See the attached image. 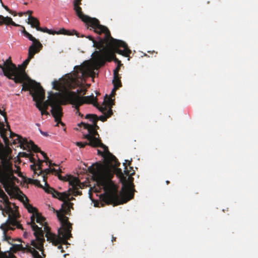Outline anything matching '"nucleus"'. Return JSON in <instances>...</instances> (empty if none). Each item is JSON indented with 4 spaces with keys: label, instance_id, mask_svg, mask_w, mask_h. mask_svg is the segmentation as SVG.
Returning <instances> with one entry per match:
<instances>
[{
    "label": "nucleus",
    "instance_id": "nucleus-14",
    "mask_svg": "<svg viewBox=\"0 0 258 258\" xmlns=\"http://www.w3.org/2000/svg\"><path fill=\"white\" fill-rule=\"evenodd\" d=\"M132 161V159L131 161L125 160V162L123 163L124 166V173L122 172L121 169L118 168V167H114L115 174L123 183H125L126 181V176H128V180L130 182H132L134 179L132 176L133 175L135 172L133 168L131 167Z\"/></svg>",
    "mask_w": 258,
    "mask_h": 258
},
{
    "label": "nucleus",
    "instance_id": "nucleus-3",
    "mask_svg": "<svg viewBox=\"0 0 258 258\" xmlns=\"http://www.w3.org/2000/svg\"><path fill=\"white\" fill-rule=\"evenodd\" d=\"M67 101L65 100V94H62L59 92H49L48 99L41 103L42 108L47 109L48 106L51 107V113L54 118L55 121L57 122L56 126L60 124L64 126V123L61 120L63 115L62 108L61 105H66Z\"/></svg>",
    "mask_w": 258,
    "mask_h": 258
},
{
    "label": "nucleus",
    "instance_id": "nucleus-38",
    "mask_svg": "<svg viewBox=\"0 0 258 258\" xmlns=\"http://www.w3.org/2000/svg\"><path fill=\"white\" fill-rule=\"evenodd\" d=\"M67 206V207L70 208V209L72 208V209H73V203H71L70 202H69V201H66L64 202H63V206Z\"/></svg>",
    "mask_w": 258,
    "mask_h": 258
},
{
    "label": "nucleus",
    "instance_id": "nucleus-2",
    "mask_svg": "<svg viewBox=\"0 0 258 258\" xmlns=\"http://www.w3.org/2000/svg\"><path fill=\"white\" fill-rule=\"evenodd\" d=\"M88 170L93 175L98 184L105 191L102 200L107 204L116 206L126 203L134 198V194L128 187H123L118 194L117 187L111 180L114 172L109 167L96 163L89 167Z\"/></svg>",
    "mask_w": 258,
    "mask_h": 258
},
{
    "label": "nucleus",
    "instance_id": "nucleus-34",
    "mask_svg": "<svg viewBox=\"0 0 258 258\" xmlns=\"http://www.w3.org/2000/svg\"><path fill=\"white\" fill-rule=\"evenodd\" d=\"M76 145L77 146L79 147L80 148H84L86 145L89 146V142L88 143H87V142L83 143V142H78L76 143Z\"/></svg>",
    "mask_w": 258,
    "mask_h": 258
},
{
    "label": "nucleus",
    "instance_id": "nucleus-25",
    "mask_svg": "<svg viewBox=\"0 0 258 258\" xmlns=\"http://www.w3.org/2000/svg\"><path fill=\"white\" fill-rule=\"evenodd\" d=\"M28 20V24L31 25L32 28H35L37 29V28L39 27L40 23L37 18L29 16Z\"/></svg>",
    "mask_w": 258,
    "mask_h": 258
},
{
    "label": "nucleus",
    "instance_id": "nucleus-9",
    "mask_svg": "<svg viewBox=\"0 0 258 258\" xmlns=\"http://www.w3.org/2000/svg\"><path fill=\"white\" fill-rule=\"evenodd\" d=\"M96 99V97L93 95L81 97L79 96L74 91H68L65 93V100L67 103L69 102L75 105L77 110L76 113L81 116H83V114L79 111V107L85 103L93 104L94 101Z\"/></svg>",
    "mask_w": 258,
    "mask_h": 258
},
{
    "label": "nucleus",
    "instance_id": "nucleus-59",
    "mask_svg": "<svg viewBox=\"0 0 258 258\" xmlns=\"http://www.w3.org/2000/svg\"><path fill=\"white\" fill-rule=\"evenodd\" d=\"M6 191L8 192V194L11 195V193H10V191H8V190H7V189H6Z\"/></svg>",
    "mask_w": 258,
    "mask_h": 258
},
{
    "label": "nucleus",
    "instance_id": "nucleus-33",
    "mask_svg": "<svg viewBox=\"0 0 258 258\" xmlns=\"http://www.w3.org/2000/svg\"><path fill=\"white\" fill-rule=\"evenodd\" d=\"M43 162H45V160L43 161V160H40L39 158H38V162L36 164V165L38 166V170H39L40 171H41V170H42V164H43Z\"/></svg>",
    "mask_w": 258,
    "mask_h": 258
},
{
    "label": "nucleus",
    "instance_id": "nucleus-11",
    "mask_svg": "<svg viewBox=\"0 0 258 258\" xmlns=\"http://www.w3.org/2000/svg\"><path fill=\"white\" fill-rule=\"evenodd\" d=\"M10 132V138L13 140L14 144H19L20 147L23 150H28L29 151L31 150L35 153L39 152L43 156L45 162H47V160H49L46 154L41 151L40 149L32 141H28L26 138H23L22 136Z\"/></svg>",
    "mask_w": 258,
    "mask_h": 258
},
{
    "label": "nucleus",
    "instance_id": "nucleus-48",
    "mask_svg": "<svg viewBox=\"0 0 258 258\" xmlns=\"http://www.w3.org/2000/svg\"><path fill=\"white\" fill-rule=\"evenodd\" d=\"M30 161L31 163H33V164H35V159L33 158L32 156L30 157Z\"/></svg>",
    "mask_w": 258,
    "mask_h": 258
},
{
    "label": "nucleus",
    "instance_id": "nucleus-23",
    "mask_svg": "<svg viewBox=\"0 0 258 258\" xmlns=\"http://www.w3.org/2000/svg\"><path fill=\"white\" fill-rule=\"evenodd\" d=\"M104 152L106 153V155L103 152L100 151V150H97V153L99 155H101V156L105 158L106 162L108 165L112 166L113 167H118L120 165V163L118 161L117 163H115L114 161H109V160H108L107 158L108 157V152L105 151L104 150Z\"/></svg>",
    "mask_w": 258,
    "mask_h": 258
},
{
    "label": "nucleus",
    "instance_id": "nucleus-12",
    "mask_svg": "<svg viewBox=\"0 0 258 258\" xmlns=\"http://www.w3.org/2000/svg\"><path fill=\"white\" fill-rule=\"evenodd\" d=\"M39 224L42 226H43L44 230L43 232H45V237L47 238V241L51 242L54 245H56L59 244L61 240L60 235L58 234L56 236L55 234L52 233L50 231V228L48 226L45 217L42 216L40 213H36V215L34 216V222ZM44 238V237L43 236Z\"/></svg>",
    "mask_w": 258,
    "mask_h": 258
},
{
    "label": "nucleus",
    "instance_id": "nucleus-47",
    "mask_svg": "<svg viewBox=\"0 0 258 258\" xmlns=\"http://www.w3.org/2000/svg\"><path fill=\"white\" fill-rule=\"evenodd\" d=\"M46 163H49V166H57V165L55 163H51V161L49 159V160H47Z\"/></svg>",
    "mask_w": 258,
    "mask_h": 258
},
{
    "label": "nucleus",
    "instance_id": "nucleus-21",
    "mask_svg": "<svg viewBox=\"0 0 258 258\" xmlns=\"http://www.w3.org/2000/svg\"><path fill=\"white\" fill-rule=\"evenodd\" d=\"M85 118L87 119H90V120L93 122V124H86L85 128L90 127L96 130L99 129V126L97 124L98 120L97 115L94 114H88L86 115Z\"/></svg>",
    "mask_w": 258,
    "mask_h": 258
},
{
    "label": "nucleus",
    "instance_id": "nucleus-15",
    "mask_svg": "<svg viewBox=\"0 0 258 258\" xmlns=\"http://www.w3.org/2000/svg\"><path fill=\"white\" fill-rule=\"evenodd\" d=\"M15 226H16L19 229H22V225L17 222L16 218L15 216L10 215L7 221L0 226V228L3 231L5 239L8 240V239H11L10 237L7 236V233L10 230H14L15 229L14 227Z\"/></svg>",
    "mask_w": 258,
    "mask_h": 258
},
{
    "label": "nucleus",
    "instance_id": "nucleus-41",
    "mask_svg": "<svg viewBox=\"0 0 258 258\" xmlns=\"http://www.w3.org/2000/svg\"><path fill=\"white\" fill-rule=\"evenodd\" d=\"M120 69L119 65H118L117 67L115 68V69L113 71V76H117L119 75L118 72Z\"/></svg>",
    "mask_w": 258,
    "mask_h": 258
},
{
    "label": "nucleus",
    "instance_id": "nucleus-61",
    "mask_svg": "<svg viewBox=\"0 0 258 258\" xmlns=\"http://www.w3.org/2000/svg\"><path fill=\"white\" fill-rule=\"evenodd\" d=\"M22 13H21V14H20V16H22Z\"/></svg>",
    "mask_w": 258,
    "mask_h": 258
},
{
    "label": "nucleus",
    "instance_id": "nucleus-13",
    "mask_svg": "<svg viewBox=\"0 0 258 258\" xmlns=\"http://www.w3.org/2000/svg\"><path fill=\"white\" fill-rule=\"evenodd\" d=\"M113 100L110 98H108L107 95H106L103 103L104 106H100L97 103V99L94 101L93 105L96 107L99 111L104 114V115L98 117V120L104 122L108 118L111 117L113 114L111 109L112 106L113 104Z\"/></svg>",
    "mask_w": 258,
    "mask_h": 258
},
{
    "label": "nucleus",
    "instance_id": "nucleus-40",
    "mask_svg": "<svg viewBox=\"0 0 258 258\" xmlns=\"http://www.w3.org/2000/svg\"><path fill=\"white\" fill-rule=\"evenodd\" d=\"M53 85V88L55 90H59V87L58 86V82L56 81H54L52 82Z\"/></svg>",
    "mask_w": 258,
    "mask_h": 258
},
{
    "label": "nucleus",
    "instance_id": "nucleus-30",
    "mask_svg": "<svg viewBox=\"0 0 258 258\" xmlns=\"http://www.w3.org/2000/svg\"><path fill=\"white\" fill-rule=\"evenodd\" d=\"M86 91V89L84 87H81V88H79L77 89V92H75L79 96H80V95H81L82 93H83V94H85Z\"/></svg>",
    "mask_w": 258,
    "mask_h": 258
},
{
    "label": "nucleus",
    "instance_id": "nucleus-53",
    "mask_svg": "<svg viewBox=\"0 0 258 258\" xmlns=\"http://www.w3.org/2000/svg\"><path fill=\"white\" fill-rule=\"evenodd\" d=\"M74 200H75L74 198L72 197L71 198H70V197H69V199H68L67 201L70 202V201Z\"/></svg>",
    "mask_w": 258,
    "mask_h": 258
},
{
    "label": "nucleus",
    "instance_id": "nucleus-55",
    "mask_svg": "<svg viewBox=\"0 0 258 258\" xmlns=\"http://www.w3.org/2000/svg\"><path fill=\"white\" fill-rule=\"evenodd\" d=\"M115 91H114V88H113V89H112V90L111 94H112V95H113V94H115Z\"/></svg>",
    "mask_w": 258,
    "mask_h": 258
},
{
    "label": "nucleus",
    "instance_id": "nucleus-51",
    "mask_svg": "<svg viewBox=\"0 0 258 258\" xmlns=\"http://www.w3.org/2000/svg\"><path fill=\"white\" fill-rule=\"evenodd\" d=\"M5 196H6V199L5 200V202L6 203V204H9L10 202L9 201L8 198V197H7V196L6 195H5Z\"/></svg>",
    "mask_w": 258,
    "mask_h": 258
},
{
    "label": "nucleus",
    "instance_id": "nucleus-31",
    "mask_svg": "<svg viewBox=\"0 0 258 258\" xmlns=\"http://www.w3.org/2000/svg\"><path fill=\"white\" fill-rule=\"evenodd\" d=\"M66 33L69 34L68 35H75L78 37H80L79 33L77 31L75 30H73L71 31H70V30H66Z\"/></svg>",
    "mask_w": 258,
    "mask_h": 258
},
{
    "label": "nucleus",
    "instance_id": "nucleus-58",
    "mask_svg": "<svg viewBox=\"0 0 258 258\" xmlns=\"http://www.w3.org/2000/svg\"><path fill=\"white\" fill-rule=\"evenodd\" d=\"M166 184H168L170 183V182H169V181L167 180V181H166Z\"/></svg>",
    "mask_w": 258,
    "mask_h": 258
},
{
    "label": "nucleus",
    "instance_id": "nucleus-4",
    "mask_svg": "<svg viewBox=\"0 0 258 258\" xmlns=\"http://www.w3.org/2000/svg\"><path fill=\"white\" fill-rule=\"evenodd\" d=\"M0 68L3 70L5 76L14 80L16 83H22L24 80L28 79L24 69H18L16 66L12 63L11 57L0 63Z\"/></svg>",
    "mask_w": 258,
    "mask_h": 258
},
{
    "label": "nucleus",
    "instance_id": "nucleus-28",
    "mask_svg": "<svg viewBox=\"0 0 258 258\" xmlns=\"http://www.w3.org/2000/svg\"><path fill=\"white\" fill-rule=\"evenodd\" d=\"M37 30L39 31L45 32V33H47L49 34H52V35H54L56 33V31L48 29L46 27L41 28V27H39L37 28Z\"/></svg>",
    "mask_w": 258,
    "mask_h": 258
},
{
    "label": "nucleus",
    "instance_id": "nucleus-24",
    "mask_svg": "<svg viewBox=\"0 0 258 258\" xmlns=\"http://www.w3.org/2000/svg\"><path fill=\"white\" fill-rule=\"evenodd\" d=\"M11 25L14 26H19L17 24L15 23L11 17H4L2 15H0V26L2 25Z\"/></svg>",
    "mask_w": 258,
    "mask_h": 258
},
{
    "label": "nucleus",
    "instance_id": "nucleus-17",
    "mask_svg": "<svg viewBox=\"0 0 258 258\" xmlns=\"http://www.w3.org/2000/svg\"><path fill=\"white\" fill-rule=\"evenodd\" d=\"M82 0H74L73 2L74 10L75 11L77 16L82 20V21H91L93 25H95L98 22V19L95 18H91L83 14L82 8L80 7Z\"/></svg>",
    "mask_w": 258,
    "mask_h": 258
},
{
    "label": "nucleus",
    "instance_id": "nucleus-35",
    "mask_svg": "<svg viewBox=\"0 0 258 258\" xmlns=\"http://www.w3.org/2000/svg\"><path fill=\"white\" fill-rule=\"evenodd\" d=\"M32 183L37 185L39 187H42L44 189V188L45 187V185L44 186H43L40 183V181L37 179H32ZM45 182V181L43 180Z\"/></svg>",
    "mask_w": 258,
    "mask_h": 258
},
{
    "label": "nucleus",
    "instance_id": "nucleus-29",
    "mask_svg": "<svg viewBox=\"0 0 258 258\" xmlns=\"http://www.w3.org/2000/svg\"><path fill=\"white\" fill-rule=\"evenodd\" d=\"M50 172H51V168H49L45 169L44 170H41V171H40V173L38 175L43 174V179H44V176H45L47 178V177L46 176L47 174L50 173Z\"/></svg>",
    "mask_w": 258,
    "mask_h": 258
},
{
    "label": "nucleus",
    "instance_id": "nucleus-60",
    "mask_svg": "<svg viewBox=\"0 0 258 258\" xmlns=\"http://www.w3.org/2000/svg\"><path fill=\"white\" fill-rule=\"evenodd\" d=\"M36 125H37V126H40V124H39V123H36Z\"/></svg>",
    "mask_w": 258,
    "mask_h": 258
},
{
    "label": "nucleus",
    "instance_id": "nucleus-16",
    "mask_svg": "<svg viewBox=\"0 0 258 258\" xmlns=\"http://www.w3.org/2000/svg\"><path fill=\"white\" fill-rule=\"evenodd\" d=\"M58 178L63 181H68L70 185L72 186V188L69 189V191H72L74 196H76L81 194V191L78 190V187L80 186V181L77 177H73L72 175H67L66 176H62L58 175Z\"/></svg>",
    "mask_w": 258,
    "mask_h": 258
},
{
    "label": "nucleus",
    "instance_id": "nucleus-52",
    "mask_svg": "<svg viewBox=\"0 0 258 258\" xmlns=\"http://www.w3.org/2000/svg\"><path fill=\"white\" fill-rule=\"evenodd\" d=\"M2 5L3 6V7L8 11H9V9L8 8V7L7 6H5L3 3H2Z\"/></svg>",
    "mask_w": 258,
    "mask_h": 258
},
{
    "label": "nucleus",
    "instance_id": "nucleus-20",
    "mask_svg": "<svg viewBox=\"0 0 258 258\" xmlns=\"http://www.w3.org/2000/svg\"><path fill=\"white\" fill-rule=\"evenodd\" d=\"M25 37L28 38L30 41L33 42L32 44L30 47H32V50H40L42 49L43 46L42 44L39 42V41L34 38L30 33H26Z\"/></svg>",
    "mask_w": 258,
    "mask_h": 258
},
{
    "label": "nucleus",
    "instance_id": "nucleus-7",
    "mask_svg": "<svg viewBox=\"0 0 258 258\" xmlns=\"http://www.w3.org/2000/svg\"><path fill=\"white\" fill-rule=\"evenodd\" d=\"M73 74H68L63 80V86L66 89L72 90L79 86L80 80L84 79L87 68L82 66H76Z\"/></svg>",
    "mask_w": 258,
    "mask_h": 258
},
{
    "label": "nucleus",
    "instance_id": "nucleus-19",
    "mask_svg": "<svg viewBox=\"0 0 258 258\" xmlns=\"http://www.w3.org/2000/svg\"><path fill=\"white\" fill-rule=\"evenodd\" d=\"M14 246L17 250L30 252L33 258H42L39 252L34 247H31L28 243L25 244V246L22 244L15 245Z\"/></svg>",
    "mask_w": 258,
    "mask_h": 258
},
{
    "label": "nucleus",
    "instance_id": "nucleus-5",
    "mask_svg": "<svg viewBox=\"0 0 258 258\" xmlns=\"http://www.w3.org/2000/svg\"><path fill=\"white\" fill-rule=\"evenodd\" d=\"M70 208L67 206H63V203L61 205L60 210L56 211L57 217L61 225V227L58 230V233L59 236L60 235L61 240L64 243L72 237V224L69 221V218L65 216V215H70Z\"/></svg>",
    "mask_w": 258,
    "mask_h": 258
},
{
    "label": "nucleus",
    "instance_id": "nucleus-8",
    "mask_svg": "<svg viewBox=\"0 0 258 258\" xmlns=\"http://www.w3.org/2000/svg\"><path fill=\"white\" fill-rule=\"evenodd\" d=\"M85 129L88 130V134L84 135V138L89 141V146L93 147H101L103 148L105 151L108 152L107 160L109 161H114L115 163H117V159L109 152L108 147L102 143L97 130L90 127L85 128Z\"/></svg>",
    "mask_w": 258,
    "mask_h": 258
},
{
    "label": "nucleus",
    "instance_id": "nucleus-39",
    "mask_svg": "<svg viewBox=\"0 0 258 258\" xmlns=\"http://www.w3.org/2000/svg\"><path fill=\"white\" fill-rule=\"evenodd\" d=\"M61 172V170L59 169L58 170L55 169V168H51V172L52 173H54L56 174H57V175H60L59 173Z\"/></svg>",
    "mask_w": 258,
    "mask_h": 258
},
{
    "label": "nucleus",
    "instance_id": "nucleus-26",
    "mask_svg": "<svg viewBox=\"0 0 258 258\" xmlns=\"http://www.w3.org/2000/svg\"><path fill=\"white\" fill-rule=\"evenodd\" d=\"M112 83L114 86V91H116L119 87H121V82L119 75L113 76Z\"/></svg>",
    "mask_w": 258,
    "mask_h": 258
},
{
    "label": "nucleus",
    "instance_id": "nucleus-1",
    "mask_svg": "<svg viewBox=\"0 0 258 258\" xmlns=\"http://www.w3.org/2000/svg\"><path fill=\"white\" fill-rule=\"evenodd\" d=\"M89 26L93 28L94 32L101 35L104 34L103 37L97 36L96 39L90 35L86 36L93 43V46L99 50L95 51L92 55L96 64L101 67L103 66L107 61L112 60L120 63L116 57L115 53L121 54L125 57H128L132 51L127 44L124 41L114 39L111 36L109 29L105 26L100 24L99 20L95 25H93L91 21H83Z\"/></svg>",
    "mask_w": 258,
    "mask_h": 258
},
{
    "label": "nucleus",
    "instance_id": "nucleus-27",
    "mask_svg": "<svg viewBox=\"0 0 258 258\" xmlns=\"http://www.w3.org/2000/svg\"><path fill=\"white\" fill-rule=\"evenodd\" d=\"M44 100L42 101L40 100L35 101L36 102V106L37 108H38V109L41 111V113L42 115L46 114L48 115L49 113L47 111V109H44L42 108V106L41 105V102H43Z\"/></svg>",
    "mask_w": 258,
    "mask_h": 258
},
{
    "label": "nucleus",
    "instance_id": "nucleus-45",
    "mask_svg": "<svg viewBox=\"0 0 258 258\" xmlns=\"http://www.w3.org/2000/svg\"><path fill=\"white\" fill-rule=\"evenodd\" d=\"M36 164H33L32 165H31L30 166V168L31 169L33 170L34 171V172L36 173Z\"/></svg>",
    "mask_w": 258,
    "mask_h": 258
},
{
    "label": "nucleus",
    "instance_id": "nucleus-43",
    "mask_svg": "<svg viewBox=\"0 0 258 258\" xmlns=\"http://www.w3.org/2000/svg\"><path fill=\"white\" fill-rule=\"evenodd\" d=\"M19 26H18L17 27H21L22 29H23V30L22 31V33L24 34V35L25 36L26 35V33H28L27 31H26L25 30V28L24 26H21V25H20L19 24H18Z\"/></svg>",
    "mask_w": 258,
    "mask_h": 258
},
{
    "label": "nucleus",
    "instance_id": "nucleus-56",
    "mask_svg": "<svg viewBox=\"0 0 258 258\" xmlns=\"http://www.w3.org/2000/svg\"><path fill=\"white\" fill-rule=\"evenodd\" d=\"M16 191H19V192H21V193H22L21 191V190H20L18 188H16Z\"/></svg>",
    "mask_w": 258,
    "mask_h": 258
},
{
    "label": "nucleus",
    "instance_id": "nucleus-49",
    "mask_svg": "<svg viewBox=\"0 0 258 258\" xmlns=\"http://www.w3.org/2000/svg\"><path fill=\"white\" fill-rule=\"evenodd\" d=\"M86 124H88V123H84V122H81V123L79 125V126H81V125H82V126H84V128H85V127H86Z\"/></svg>",
    "mask_w": 258,
    "mask_h": 258
},
{
    "label": "nucleus",
    "instance_id": "nucleus-32",
    "mask_svg": "<svg viewBox=\"0 0 258 258\" xmlns=\"http://www.w3.org/2000/svg\"><path fill=\"white\" fill-rule=\"evenodd\" d=\"M5 212L7 214L9 215V216L11 215V216H14V215H12V213H13V210L10 206H8L6 207V209L3 211Z\"/></svg>",
    "mask_w": 258,
    "mask_h": 258
},
{
    "label": "nucleus",
    "instance_id": "nucleus-22",
    "mask_svg": "<svg viewBox=\"0 0 258 258\" xmlns=\"http://www.w3.org/2000/svg\"><path fill=\"white\" fill-rule=\"evenodd\" d=\"M38 50H32V47H29L28 49V58L24 61L23 63V67L19 68V69H24V71L25 72V68L28 64L30 60L33 58L34 55L39 52Z\"/></svg>",
    "mask_w": 258,
    "mask_h": 258
},
{
    "label": "nucleus",
    "instance_id": "nucleus-54",
    "mask_svg": "<svg viewBox=\"0 0 258 258\" xmlns=\"http://www.w3.org/2000/svg\"><path fill=\"white\" fill-rule=\"evenodd\" d=\"M115 240H116V237L112 236V241H115Z\"/></svg>",
    "mask_w": 258,
    "mask_h": 258
},
{
    "label": "nucleus",
    "instance_id": "nucleus-37",
    "mask_svg": "<svg viewBox=\"0 0 258 258\" xmlns=\"http://www.w3.org/2000/svg\"><path fill=\"white\" fill-rule=\"evenodd\" d=\"M67 243H68L67 241H66V243H64L63 241H61L59 244H57L56 246L58 245V246H57V248H58V249H60V250H61V252H62H62H63L64 251V250H63V247H62V245H61V244H67Z\"/></svg>",
    "mask_w": 258,
    "mask_h": 258
},
{
    "label": "nucleus",
    "instance_id": "nucleus-57",
    "mask_svg": "<svg viewBox=\"0 0 258 258\" xmlns=\"http://www.w3.org/2000/svg\"><path fill=\"white\" fill-rule=\"evenodd\" d=\"M25 196V198H26V200L28 202L29 200H28V199L27 198V197L26 196H25V195H24Z\"/></svg>",
    "mask_w": 258,
    "mask_h": 258
},
{
    "label": "nucleus",
    "instance_id": "nucleus-46",
    "mask_svg": "<svg viewBox=\"0 0 258 258\" xmlns=\"http://www.w3.org/2000/svg\"><path fill=\"white\" fill-rule=\"evenodd\" d=\"M44 242H45V241H43V242H42V246H43V245H44ZM38 249V250H40V251H41V252H42V254H43V256L44 257H45V254L44 253V246H43V248H42V249H41V250H40L39 249Z\"/></svg>",
    "mask_w": 258,
    "mask_h": 258
},
{
    "label": "nucleus",
    "instance_id": "nucleus-10",
    "mask_svg": "<svg viewBox=\"0 0 258 258\" xmlns=\"http://www.w3.org/2000/svg\"><path fill=\"white\" fill-rule=\"evenodd\" d=\"M22 83V91L30 90V94L33 97L34 101H43L45 99V91L40 86V84L28 79L24 80Z\"/></svg>",
    "mask_w": 258,
    "mask_h": 258
},
{
    "label": "nucleus",
    "instance_id": "nucleus-42",
    "mask_svg": "<svg viewBox=\"0 0 258 258\" xmlns=\"http://www.w3.org/2000/svg\"><path fill=\"white\" fill-rule=\"evenodd\" d=\"M19 155L23 157H29L30 156V154H28L25 152L20 153Z\"/></svg>",
    "mask_w": 258,
    "mask_h": 258
},
{
    "label": "nucleus",
    "instance_id": "nucleus-62",
    "mask_svg": "<svg viewBox=\"0 0 258 258\" xmlns=\"http://www.w3.org/2000/svg\"><path fill=\"white\" fill-rule=\"evenodd\" d=\"M24 4H25V5H27V3H24Z\"/></svg>",
    "mask_w": 258,
    "mask_h": 258
},
{
    "label": "nucleus",
    "instance_id": "nucleus-18",
    "mask_svg": "<svg viewBox=\"0 0 258 258\" xmlns=\"http://www.w3.org/2000/svg\"><path fill=\"white\" fill-rule=\"evenodd\" d=\"M44 180L45 181V187L44 188L45 192L52 194L53 197L57 198L60 201H63L64 202L67 201L70 196V194L66 192H59L55 190L53 188L51 187L47 183L46 177L45 176H44Z\"/></svg>",
    "mask_w": 258,
    "mask_h": 258
},
{
    "label": "nucleus",
    "instance_id": "nucleus-6",
    "mask_svg": "<svg viewBox=\"0 0 258 258\" xmlns=\"http://www.w3.org/2000/svg\"><path fill=\"white\" fill-rule=\"evenodd\" d=\"M24 204L28 212L32 214L30 218L31 221L30 224L33 231H34V235L35 237V239L31 240V245L33 246L35 248L41 250L42 248H43L42 242L45 241V239L43 237V232L42 227H38L34 222V216L36 215V213L39 212L36 208L33 207L29 203H24Z\"/></svg>",
    "mask_w": 258,
    "mask_h": 258
},
{
    "label": "nucleus",
    "instance_id": "nucleus-44",
    "mask_svg": "<svg viewBox=\"0 0 258 258\" xmlns=\"http://www.w3.org/2000/svg\"><path fill=\"white\" fill-rule=\"evenodd\" d=\"M39 131L40 132V133L41 135H42L43 136H44L45 137H48L49 136V135L48 134V133L47 132H43L40 129H39Z\"/></svg>",
    "mask_w": 258,
    "mask_h": 258
},
{
    "label": "nucleus",
    "instance_id": "nucleus-36",
    "mask_svg": "<svg viewBox=\"0 0 258 258\" xmlns=\"http://www.w3.org/2000/svg\"><path fill=\"white\" fill-rule=\"evenodd\" d=\"M55 34L68 35L69 34L66 33V29L64 28H61L58 31H56Z\"/></svg>",
    "mask_w": 258,
    "mask_h": 258
},
{
    "label": "nucleus",
    "instance_id": "nucleus-50",
    "mask_svg": "<svg viewBox=\"0 0 258 258\" xmlns=\"http://www.w3.org/2000/svg\"><path fill=\"white\" fill-rule=\"evenodd\" d=\"M32 13H33L32 11L29 10V11H27L25 13L26 14H28L29 16H32Z\"/></svg>",
    "mask_w": 258,
    "mask_h": 258
}]
</instances>
